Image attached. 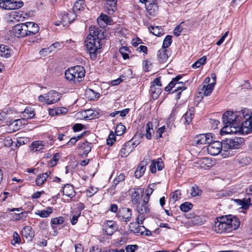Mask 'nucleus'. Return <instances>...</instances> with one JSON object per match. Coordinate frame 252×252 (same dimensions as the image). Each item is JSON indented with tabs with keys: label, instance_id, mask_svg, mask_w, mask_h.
Listing matches in <instances>:
<instances>
[{
	"label": "nucleus",
	"instance_id": "f257e3e1",
	"mask_svg": "<svg viewBox=\"0 0 252 252\" xmlns=\"http://www.w3.org/2000/svg\"><path fill=\"white\" fill-rule=\"evenodd\" d=\"M213 230L218 233H228L236 230L240 225V221L232 215L217 218L212 223Z\"/></svg>",
	"mask_w": 252,
	"mask_h": 252
},
{
	"label": "nucleus",
	"instance_id": "f03ea898",
	"mask_svg": "<svg viewBox=\"0 0 252 252\" xmlns=\"http://www.w3.org/2000/svg\"><path fill=\"white\" fill-rule=\"evenodd\" d=\"M105 38L104 32L99 30L96 38H88L85 41L86 49L89 52L92 59L94 60L97 53L100 52L101 40Z\"/></svg>",
	"mask_w": 252,
	"mask_h": 252
},
{
	"label": "nucleus",
	"instance_id": "7ed1b4c3",
	"mask_svg": "<svg viewBox=\"0 0 252 252\" xmlns=\"http://www.w3.org/2000/svg\"><path fill=\"white\" fill-rule=\"evenodd\" d=\"M245 110L234 113L232 111L225 112L222 115V122L224 125L230 126V127H239L240 123L245 118Z\"/></svg>",
	"mask_w": 252,
	"mask_h": 252
},
{
	"label": "nucleus",
	"instance_id": "20e7f679",
	"mask_svg": "<svg viewBox=\"0 0 252 252\" xmlns=\"http://www.w3.org/2000/svg\"><path fill=\"white\" fill-rule=\"evenodd\" d=\"M85 75V70L83 66L76 65L69 68L65 71V77L68 81L74 83H78L82 81Z\"/></svg>",
	"mask_w": 252,
	"mask_h": 252
},
{
	"label": "nucleus",
	"instance_id": "39448f33",
	"mask_svg": "<svg viewBox=\"0 0 252 252\" xmlns=\"http://www.w3.org/2000/svg\"><path fill=\"white\" fill-rule=\"evenodd\" d=\"M223 149L222 155L224 158L228 157L233 155L232 150L237 149L241 147L242 139L236 137L234 139H226L223 142Z\"/></svg>",
	"mask_w": 252,
	"mask_h": 252
},
{
	"label": "nucleus",
	"instance_id": "423d86ee",
	"mask_svg": "<svg viewBox=\"0 0 252 252\" xmlns=\"http://www.w3.org/2000/svg\"><path fill=\"white\" fill-rule=\"evenodd\" d=\"M182 78L181 75H178L176 77L172 79V81L169 83V84L165 88L164 90L166 92L170 91L173 88H175V89L172 92H177L176 96L177 99L180 98V95L181 93V91L178 92L179 91H183L186 89L184 86V84L183 82H179V80Z\"/></svg>",
	"mask_w": 252,
	"mask_h": 252
},
{
	"label": "nucleus",
	"instance_id": "0eeeda50",
	"mask_svg": "<svg viewBox=\"0 0 252 252\" xmlns=\"http://www.w3.org/2000/svg\"><path fill=\"white\" fill-rule=\"evenodd\" d=\"M23 2L15 0H0V8L6 10L16 9L22 7Z\"/></svg>",
	"mask_w": 252,
	"mask_h": 252
},
{
	"label": "nucleus",
	"instance_id": "6e6552de",
	"mask_svg": "<svg viewBox=\"0 0 252 252\" xmlns=\"http://www.w3.org/2000/svg\"><path fill=\"white\" fill-rule=\"evenodd\" d=\"M223 143L220 141H212L207 146V152L212 156H217L221 151L223 152Z\"/></svg>",
	"mask_w": 252,
	"mask_h": 252
},
{
	"label": "nucleus",
	"instance_id": "1a4fd4ad",
	"mask_svg": "<svg viewBox=\"0 0 252 252\" xmlns=\"http://www.w3.org/2000/svg\"><path fill=\"white\" fill-rule=\"evenodd\" d=\"M245 110V118H243L245 120L240 123L241 125V129L243 133L248 134L252 132V116H249Z\"/></svg>",
	"mask_w": 252,
	"mask_h": 252
},
{
	"label": "nucleus",
	"instance_id": "9d476101",
	"mask_svg": "<svg viewBox=\"0 0 252 252\" xmlns=\"http://www.w3.org/2000/svg\"><path fill=\"white\" fill-rule=\"evenodd\" d=\"M137 144L133 142L132 139L126 143L120 152V156L122 158L128 156L133 151Z\"/></svg>",
	"mask_w": 252,
	"mask_h": 252
},
{
	"label": "nucleus",
	"instance_id": "9b49d317",
	"mask_svg": "<svg viewBox=\"0 0 252 252\" xmlns=\"http://www.w3.org/2000/svg\"><path fill=\"white\" fill-rule=\"evenodd\" d=\"M12 32L15 36L19 38L28 36L27 29L25 23L15 25L12 28Z\"/></svg>",
	"mask_w": 252,
	"mask_h": 252
},
{
	"label": "nucleus",
	"instance_id": "f8f14e48",
	"mask_svg": "<svg viewBox=\"0 0 252 252\" xmlns=\"http://www.w3.org/2000/svg\"><path fill=\"white\" fill-rule=\"evenodd\" d=\"M102 227L103 230L108 235H112L118 230V225L113 220H107L104 222Z\"/></svg>",
	"mask_w": 252,
	"mask_h": 252
},
{
	"label": "nucleus",
	"instance_id": "ddd939ff",
	"mask_svg": "<svg viewBox=\"0 0 252 252\" xmlns=\"http://www.w3.org/2000/svg\"><path fill=\"white\" fill-rule=\"evenodd\" d=\"M212 134L210 133L201 134L197 136L195 141L197 144H209L212 141Z\"/></svg>",
	"mask_w": 252,
	"mask_h": 252
},
{
	"label": "nucleus",
	"instance_id": "4468645a",
	"mask_svg": "<svg viewBox=\"0 0 252 252\" xmlns=\"http://www.w3.org/2000/svg\"><path fill=\"white\" fill-rule=\"evenodd\" d=\"M150 160V159L149 157H148L146 158H144V160L141 161L134 172V175L136 178L139 179L142 176L145 171L146 166Z\"/></svg>",
	"mask_w": 252,
	"mask_h": 252
},
{
	"label": "nucleus",
	"instance_id": "2eb2a0df",
	"mask_svg": "<svg viewBox=\"0 0 252 252\" xmlns=\"http://www.w3.org/2000/svg\"><path fill=\"white\" fill-rule=\"evenodd\" d=\"M76 18V14L72 11H69L68 13H64L62 15V20L61 23H62L63 25L67 26L71 22H72Z\"/></svg>",
	"mask_w": 252,
	"mask_h": 252
},
{
	"label": "nucleus",
	"instance_id": "dca6fc26",
	"mask_svg": "<svg viewBox=\"0 0 252 252\" xmlns=\"http://www.w3.org/2000/svg\"><path fill=\"white\" fill-rule=\"evenodd\" d=\"M47 104H54L59 101L61 98V94L55 91H50L47 94Z\"/></svg>",
	"mask_w": 252,
	"mask_h": 252
},
{
	"label": "nucleus",
	"instance_id": "f3484780",
	"mask_svg": "<svg viewBox=\"0 0 252 252\" xmlns=\"http://www.w3.org/2000/svg\"><path fill=\"white\" fill-rule=\"evenodd\" d=\"M148 201L149 200L144 198L142 202L137 205V211L139 214L146 215L150 212Z\"/></svg>",
	"mask_w": 252,
	"mask_h": 252
},
{
	"label": "nucleus",
	"instance_id": "a211bd4d",
	"mask_svg": "<svg viewBox=\"0 0 252 252\" xmlns=\"http://www.w3.org/2000/svg\"><path fill=\"white\" fill-rule=\"evenodd\" d=\"M25 25L27 29L28 36L35 34L39 31L38 26L33 22H26Z\"/></svg>",
	"mask_w": 252,
	"mask_h": 252
},
{
	"label": "nucleus",
	"instance_id": "6ab92c4d",
	"mask_svg": "<svg viewBox=\"0 0 252 252\" xmlns=\"http://www.w3.org/2000/svg\"><path fill=\"white\" fill-rule=\"evenodd\" d=\"M215 84V83L213 82L207 85H201L199 87V89L200 90L199 93L203 94L205 96H208L214 90Z\"/></svg>",
	"mask_w": 252,
	"mask_h": 252
},
{
	"label": "nucleus",
	"instance_id": "aec40b11",
	"mask_svg": "<svg viewBox=\"0 0 252 252\" xmlns=\"http://www.w3.org/2000/svg\"><path fill=\"white\" fill-rule=\"evenodd\" d=\"M169 51L167 49H160L158 52V61L161 63H165L168 59Z\"/></svg>",
	"mask_w": 252,
	"mask_h": 252
},
{
	"label": "nucleus",
	"instance_id": "412c9836",
	"mask_svg": "<svg viewBox=\"0 0 252 252\" xmlns=\"http://www.w3.org/2000/svg\"><path fill=\"white\" fill-rule=\"evenodd\" d=\"M143 190L141 189H137L134 190L131 194V201L133 204H138L140 203L139 200L142 196Z\"/></svg>",
	"mask_w": 252,
	"mask_h": 252
},
{
	"label": "nucleus",
	"instance_id": "4be33fe9",
	"mask_svg": "<svg viewBox=\"0 0 252 252\" xmlns=\"http://www.w3.org/2000/svg\"><path fill=\"white\" fill-rule=\"evenodd\" d=\"M13 53L12 50L7 45H0V56L2 57L8 58Z\"/></svg>",
	"mask_w": 252,
	"mask_h": 252
},
{
	"label": "nucleus",
	"instance_id": "5701e85b",
	"mask_svg": "<svg viewBox=\"0 0 252 252\" xmlns=\"http://www.w3.org/2000/svg\"><path fill=\"white\" fill-rule=\"evenodd\" d=\"M68 111L67 109L65 107H58L55 108L49 109V114L50 116L53 117L58 116L61 114H65Z\"/></svg>",
	"mask_w": 252,
	"mask_h": 252
},
{
	"label": "nucleus",
	"instance_id": "b1692460",
	"mask_svg": "<svg viewBox=\"0 0 252 252\" xmlns=\"http://www.w3.org/2000/svg\"><path fill=\"white\" fill-rule=\"evenodd\" d=\"M116 0H108L106 1L105 7L109 14H112L116 10Z\"/></svg>",
	"mask_w": 252,
	"mask_h": 252
},
{
	"label": "nucleus",
	"instance_id": "393cba45",
	"mask_svg": "<svg viewBox=\"0 0 252 252\" xmlns=\"http://www.w3.org/2000/svg\"><path fill=\"white\" fill-rule=\"evenodd\" d=\"M63 194L68 197H73L75 195V190L73 187L69 184L64 185L63 189Z\"/></svg>",
	"mask_w": 252,
	"mask_h": 252
},
{
	"label": "nucleus",
	"instance_id": "a878e982",
	"mask_svg": "<svg viewBox=\"0 0 252 252\" xmlns=\"http://www.w3.org/2000/svg\"><path fill=\"white\" fill-rule=\"evenodd\" d=\"M122 215V219L125 222L130 220L132 216L131 211L129 208H123L119 211Z\"/></svg>",
	"mask_w": 252,
	"mask_h": 252
},
{
	"label": "nucleus",
	"instance_id": "bb28decb",
	"mask_svg": "<svg viewBox=\"0 0 252 252\" xmlns=\"http://www.w3.org/2000/svg\"><path fill=\"white\" fill-rule=\"evenodd\" d=\"M194 116V108L189 109L184 115L183 119L185 120V123L189 125L192 121Z\"/></svg>",
	"mask_w": 252,
	"mask_h": 252
},
{
	"label": "nucleus",
	"instance_id": "cd10ccee",
	"mask_svg": "<svg viewBox=\"0 0 252 252\" xmlns=\"http://www.w3.org/2000/svg\"><path fill=\"white\" fill-rule=\"evenodd\" d=\"M86 97L89 99L92 100L98 98L99 97V94L94 92L91 89H87L85 92Z\"/></svg>",
	"mask_w": 252,
	"mask_h": 252
},
{
	"label": "nucleus",
	"instance_id": "c85d7f7f",
	"mask_svg": "<svg viewBox=\"0 0 252 252\" xmlns=\"http://www.w3.org/2000/svg\"><path fill=\"white\" fill-rule=\"evenodd\" d=\"M22 234L26 238L32 239L34 236V232L31 226H27L23 228L22 231Z\"/></svg>",
	"mask_w": 252,
	"mask_h": 252
},
{
	"label": "nucleus",
	"instance_id": "c756f323",
	"mask_svg": "<svg viewBox=\"0 0 252 252\" xmlns=\"http://www.w3.org/2000/svg\"><path fill=\"white\" fill-rule=\"evenodd\" d=\"M51 173L50 171L47 172L38 176L35 180L36 185L38 186L42 185Z\"/></svg>",
	"mask_w": 252,
	"mask_h": 252
},
{
	"label": "nucleus",
	"instance_id": "7c9ffc66",
	"mask_svg": "<svg viewBox=\"0 0 252 252\" xmlns=\"http://www.w3.org/2000/svg\"><path fill=\"white\" fill-rule=\"evenodd\" d=\"M149 30L154 35L160 36L163 33V30L160 26H151Z\"/></svg>",
	"mask_w": 252,
	"mask_h": 252
},
{
	"label": "nucleus",
	"instance_id": "2f4dec72",
	"mask_svg": "<svg viewBox=\"0 0 252 252\" xmlns=\"http://www.w3.org/2000/svg\"><path fill=\"white\" fill-rule=\"evenodd\" d=\"M32 150L34 152L40 151L41 152H43V151L44 150V146L42 144V142L36 141H34L32 144Z\"/></svg>",
	"mask_w": 252,
	"mask_h": 252
},
{
	"label": "nucleus",
	"instance_id": "473e14b6",
	"mask_svg": "<svg viewBox=\"0 0 252 252\" xmlns=\"http://www.w3.org/2000/svg\"><path fill=\"white\" fill-rule=\"evenodd\" d=\"M85 7V4L83 0L77 1L76 2H75L73 5L72 12L75 13L77 11L84 10Z\"/></svg>",
	"mask_w": 252,
	"mask_h": 252
},
{
	"label": "nucleus",
	"instance_id": "72a5a7b5",
	"mask_svg": "<svg viewBox=\"0 0 252 252\" xmlns=\"http://www.w3.org/2000/svg\"><path fill=\"white\" fill-rule=\"evenodd\" d=\"M52 212V208L50 207H48L45 210H38L35 214L42 218H46L48 217Z\"/></svg>",
	"mask_w": 252,
	"mask_h": 252
},
{
	"label": "nucleus",
	"instance_id": "f704fd0d",
	"mask_svg": "<svg viewBox=\"0 0 252 252\" xmlns=\"http://www.w3.org/2000/svg\"><path fill=\"white\" fill-rule=\"evenodd\" d=\"M150 91L151 93L153 98L155 99H157L161 93V88L159 87H156L151 86L150 87Z\"/></svg>",
	"mask_w": 252,
	"mask_h": 252
},
{
	"label": "nucleus",
	"instance_id": "c9c22d12",
	"mask_svg": "<svg viewBox=\"0 0 252 252\" xmlns=\"http://www.w3.org/2000/svg\"><path fill=\"white\" fill-rule=\"evenodd\" d=\"M146 8L150 12H152L151 11L152 10L154 11L155 10H157L158 9L157 0H149L147 5H146Z\"/></svg>",
	"mask_w": 252,
	"mask_h": 252
},
{
	"label": "nucleus",
	"instance_id": "e433bc0d",
	"mask_svg": "<svg viewBox=\"0 0 252 252\" xmlns=\"http://www.w3.org/2000/svg\"><path fill=\"white\" fill-rule=\"evenodd\" d=\"M153 124L152 122H148L146 126V131L145 136L146 138L150 140L152 138V132H153Z\"/></svg>",
	"mask_w": 252,
	"mask_h": 252
},
{
	"label": "nucleus",
	"instance_id": "4c0bfd02",
	"mask_svg": "<svg viewBox=\"0 0 252 252\" xmlns=\"http://www.w3.org/2000/svg\"><path fill=\"white\" fill-rule=\"evenodd\" d=\"M235 201L238 203V204L242 206L245 209H247L249 208V206L251 205V199L248 198L247 199H236Z\"/></svg>",
	"mask_w": 252,
	"mask_h": 252
},
{
	"label": "nucleus",
	"instance_id": "58836bf2",
	"mask_svg": "<svg viewBox=\"0 0 252 252\" xmlns=\"http://www.w3.org/2000/svg\"><path fill=\"white\" fill-rule=\"evenodd\" d=\"M207 60L206 56H203L197 60L192 65V67L193 68H197L200 67L201 65H203L205 63Z\"/></svg>",
	"mask_w": 252,
	"mask_h": 252
},
{
	"label": "nucleus",
	"instance_id": "ea45409f",
	"mask_svg": "<svg viewBox=\"0 0 252 252\" xmlns=\"http://www.w3.org/2000/svg\"><path fill=\"white\" fill-rule=\"evenodd\" d=\"M119 52L124 60L129 58L128 54L130 53V51L129 50L127 47H122L120 48L119 49Z\"/></svg>",
	"mask_w": 252,
	"mask_h": 252
},
{
	"label": "nucleus",
	"instance_id": "a19ab883",
	"mask_svg": "<svg viewBox=\"0 0 252 252\" xmlns=\"http://www.w3.org/2000/svg\"><path fill=\"white\" fill-rule=\"evenodd\" d=\"M101 21L104 22L106 24H110L111 23V18L103 14H101L100 16L97 18L98 23H100Z\"/></svg>",
	"mask_w": 252,
	"mask_h": 252
},
{
	"label": "nucleus",
	"instance_id": "79ce46f5",
	"mask_svg": "<svg viewBox=\"0 0 252 252\" xmlns=\"http://www.w3.org/2000/svg\"><path fill=\"white\" fill-rule=\"evenodd\" d=\"M192 207L193 205L191 203L186 202L180 205V208L182 211L187 212L189 210H191Z\"/></svg>",
	"mask_w": 252,
	"mask_h": 252
},
{
	"label": "nucleus",
	"instance_id": "37998d69",
	"mask_svg": "<svg viewBox=\"0 0 252 252\" xmlns=\"http://www.w3.org/2000/svg\"><path fill=\"white\" fill-rule=\"evenodd\" d=\"M172 43V36L167 35L166 36L163 41L162 49H166L168 48Z\"/></svg>",
	"mask_w": 252,
	"mask_h": 252
},
{
	"label": "nucleus",
	"instance_id": "c03bdc74",
	"mask_svg": "<svg viewBox=\"0 0 252 252\" xmlns=\"http://www.w3.org/2000/svg\"><path fill=\"white\" fill-rule=\"evenodd\" d=\"M126 130V126L121 123L118 124L116 128L115 133L117 135L120 136L122 135Z\"/></svg>",
	"mask_w": 252,
	"mask_h": 252
},
{
	"label": "nucleus",
	"instance_id": "a18cd8bd",
	"mask_svg": "<svg viewBox=\"0 0 252 252\" xmlns=\"http://www.w3.org/2000/svg\"><path fill=\"white\" fill-rule=\"evenodd\" d=\"M90 31V35L91 37L90 38H96L97 36L98 35V33L99 32V30L97 28H95V27H90L89 29ZM89 38L88 37L87 38Z\"/></svg>",
	"mask_w": 252,
	"mask_h": 252
},
{
	"label": "nucleus",
	"instance_id": "49530a36",
	"mask_svg": "<svg viewBox=\"0 0 252 252\" xmlns=\"http://www.w3.org/2000/svg\"><path fill=\"white\" fill-rule=\"evenodd\" d=\"M129 227L131 228V231L134 233L139 232L142 227L145 228L144 226H140L136 223H130Z\"/></svg>",
	"mask_w": 252,
	"mask_h": 252
},
{
	"label": "nucleus",
	"instance_id": "de8ad7c7",
	"mask_svg": "<svg viewBox=\"0 0 252 252\" xmlns=\"http://www.w3.org/2000/svg\"><path fill=\"white\" fill-rule=\"evenodd\" d=\"M156 186L155 184L150 185L146 190V197L145 199L149 200L150 195L153 193Z\"/></svg>",
	"mask_w": 252,
	"mask_h": 252
},
{
	"label": "nucleus",
	"instance_id": "09e8293b",
	"mask_svg": "<svg viewBox=\"0 0 252 252\" xmlns=\"http://www.w3.org/2000/svg\"><path fill=\"white\" fill-rule=\"evenodd\" d=\"M184 22H182L180 25L176 26L175 29L174 30L173 33L174 35H175L176 36H179L181 34L182 32L183 31V28L182 26V24Z\"/></svg>",
	"mask_w": 252,
	"mask_h": 252
},
{
	"label": "nucleus",
	"instance_id": "8fccbe9b",
	"mask_svg": "<svg viewBox=\"0 0 252 252\" xmlns=\"http://www.w3.org/2000/svg\"><path fill=\"white\" fill-rule=\"evenodd\" d=\"M198 163H200L202 167H203V164H204V165H206L207 167H209L210 165L208 164H210V160L209 159V158H203L201 159H200L198 160Z\"/></svg>",
	"mask_w": 252,
	"mask_h": 252
},
{
	"label": "nucleus",
	"instance_id": "3c124183",
	"mask_svg": "<svg viewBox=\"0 0 252 252\" xmlns=\"http://www.w3.org/2000/svg\"><path fill=\"white\" fill-rule=\"evenodd\" d=\"M106 141L108 145L112 146L115 141V136L114 134L113 133L110 134L106 140Z\"/></svg>",
	"mask_w": 252,
	"mask_h": 252
},
{
	"label": "nucleus",
	"instance_id": "603ef678",
	"mask_svg": "<svg viewBox=\"0 0 252 252\" xmlns=\"http://www.w3.org/2000/svg\"><path fill=\"white\" fill-rule=\"evenodd\" d=\"M63 218L62 217L53 218L51 220V223L54 224H61L63 223Z\"/></svg>",
	"mask_w": 252,
	"mask_h": 252
},
{
	"label": "nucleus",
	"instance_id": "864d4df0",
	"mask_svg": "<svg viewBox=\"0 0 252 252\" xmlns=\"http://www.w3.org/2000/svg\"><path fill=\"white\" fill-rule=\"evenodd\" d=\"M200 191L197 186H195L191 188L190 194L192 196H196L199 195Z\"/></svg>",
	"mask_w": 252,
	"mask_h": 252
},
{
	"label": "nucleus",
	"instance_id": "5fc2aeb1",
	"mask_svg": "<svg viewBox=\"0 0 252 252\" xmlns=\"http://www.w3.org/2000/svg\"><path fill=\"white\" fill-rule=\"evenodd\" d=\"M138 248L136 245H128L126 248V252H135Z\"/></svg>",
	"mask_w": 252,
	"mask_h": 252
},
{
	"label": "nucleus",
	"instance_id": "6e6d98bb",
	"mask_svg": "<svg viewBox=\"0 0 252 252\" xmlns=\"http://www.w3.org/2000/svg\"><path fill=\"white\" fill-rule=\"evenodd\" d=\"M24 113L28 115V119H31L34 116V112L31 108H26L24 110Z\"/></svg>",
	"mask_w": 252,
	"mask_h": 252
},
{
	"label": "nucleus",
	"instance_id": "4d7b16f0",
	"mask_svg": "<svg viewBox=\"0 0 252 252\" xmlns=\"http://www.w3.org/2000/svg\"><path fill=\"white\" fill-rule=\"evenodd\" d=\"M84 150L83 155L85 157L87 156L88 154L91 152L92 148L90 146V144L87 143V144H84V147H83Z\"/></svg>",
	"mask_w": 252,
	"mask_h": 252
},
{
	"label": "nucleus",
	"instance_id": "13d9d810",
	"mask_svg": "<svg viewBox=\"0 0 252 252\" xmlns=\"http://www.w3.org/2000/svg\"><path fill=\"white\" fill-rule=\"evenodd\" d=\"M231 127L230 126H227L226 125L224 126L223 127H222L220 130V134L223 135L224 134H228L232 131V130L230 129Z\"/></svg>",
	"mask_w": 252,
	"mask_h": 252
},
{
	"label": "nucleus",
	"instance_id": "bf43d9fd",
	"mask_svg": "<svg viewBox=\"0 0 252 252\" xmlns=\"http://www.w3.org/2000/svg\"><path fill=\"white\" fill-rule=\"evenodd\" d=\"M125 179V175L123 174H120L114 180V184L116 186L120 182L124 181Z\"/></svg>",
	"mask_w": 252,
	"mask_h": 252
},
{
	"label": "nucleus",
	"instance_id": "052dcab7",
	"mask_svg": "<svg viewBox=\"0 0 252 252\" xmlns=\"http://www.w3.org/2000/svg\"><path fill=\"white\" fill-rule=\"evenodd\" d=\"M13 240L14 241V243H11L12 245H14L15 244H18L20 242L21 239L20 237L16 232H14L13 234Z\"/></svg>",
	"mask_w": 252,
	"mask_h": 252
},
{
	"label": "nucleus",
	"instance_id": "680f3d73",
	"mask_svg": "<svg viewBox=\"0 0 252 252\" xmlns=\"http://www.w3.org/2000/svg\"><path fill=\"white\" fill-rule=\"evenodd\" d=\"M181 195V193L177 190L172 193L171 197L174 201H176L180 198Z\"/></svg>",
	"mask_w": 252,
	"mask_h": 252
},
{
	"label": "nucleus",
	"instance_id": "e2e57ef3",
	"mask_svg": "<svg viewBox=\"0 0 252 252\" xmlns=\"http://www.w3.org/2000/svg\"><path fill=\"white\" fill-rule=\"evenodd\" d=\"M146 215L144 214H139V215L137 218V223L138 224H143V221L146 218Z\"/></svg>",
	"mask_w": 252,
	"mask_h": 252
},
{
	"label": "nucleus",
	"instance_id": "0e129e2a",
	"mask_svg": "<svg viewBox=\"0 0 252 252\" xmlns=\"http://www.w3.org/2000/svg\"><path fill=\"white\" fill-rule=\"evenodd\" d=\"M239 163H244L245 164H247L250 162V159L249 158L247 157H243L240 158V157L237 159Z\"/></svg>",
	"mask_w": 252,
	"mask_h": 252
},
{
	"label": "nucleus",
	"instance_id": "69168bd1",
	"mask_svg": "<svg viewBox=\"0 0 252 252\" xmlns=\"http://www.w3.org/2000/svg\"><path fill=\"white\" fill-rule=\"evenodd\" d=\"M150 171L152 173H155L156 172V162L155 160H152L150 166Z\"/></svg>",
	"mask_w": 252,
	"mask_h": 252
},
{
	"label": "nucleus",
	"instance_id": "338daca9",
	"mask_svg": "<svg viewBox=\"0 0 252 252\" xmlns=\"http://www.w3.org/2000/svg\"><path fill=\"white\" fill-rule=\"evenodd\" d=\"M83 128V125L81 124H76L73 126V129L74 131H79Z\"/></svg>",
	"mask_w": 252,
	"mask_h": 252
},
{
	"label": "nucleus",
	"instance_id": "774afa93",
	"mask_svg": "<svg viewBox=\"0 0 252 252\" xmlns=\"http://www.w3.org/2000/svg\"><path fill=\"white\" fill-rule=\"evenodd\" d=\"M90 252H107L105 251H101L98 246H94L91 249Z\"/></svg>",
	"mask_w": 252,
	"mask_h": 252
}]
</instances>
